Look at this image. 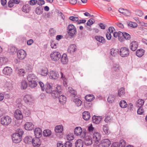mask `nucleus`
I'll use <instances>...</instances> for the list:
<instances>
[{
    "label": "nucleus",
    "instance_id": "f257e3e1",
    "mask_svg": "<svg viewBox=\"0 0 147 147\" xmlns=\"http://www.w3.org/2000/svg\"><path fill=\"white\" fill-rule=\"evenodd\" d=\"M44 90L48 93L51 94L53 97H57L58 94L61 92L62 89L60 86L56 87L55 90H52L51 86L49 83H46L45 85Z\"/></svg>",
    "mask_w": 147,
    "mask_h": 147
},
{
    "label": "nucleus",
    "instance_id": "f03ea898",
    "mask_svg": "<svg viewBox=\"0 0 147 147\" xmlns=\"http://www.w3.org/2000/svg\"><path fill=\"white\" fill-rule=\"evenodd\" d=\"M67 32L69 35L73 37L77 34L76 29L75 27L72 24H69L67 27Z\"/></svg>",
    "mask_w": 147,
    "mask_h": 147
},
{
    "label": "nucleus",
    "instance_id": "7ed1b4c3",
    "mask_svg": "<svg viewBox=\"0 0 147 147\" xmlns=\"http://www.w3.org/2000/svg\"><path fill=\"white\" fill-rule=\"evenodd\" d=\"M120 41L122 42L125 41V40H129L131 38V36L128 33L125 32H119Z\"/></svg>",
    "mask_w": 147,
    "mask_h": 147
},
{
    "label": "nucleus",
    "instance_id": "20e7f679",
    "mask_svg": "<svg viewBox=\"0 0 147 147\" xmlns=\"http://www.w3.org/2000/svg\"><path fill=\"white\" fill-rule=\"evenodd\" d=\"M11 118L7 116H4L1 119V123L3 125H7L11 122Z\"/></svg>",
    "mask_w": 147,
    "mask_h": 147
},
{
    "label": "nucleus",
    "instance_id": "39448f33",
    "mask_svg": "<svg viewBox=\"0 0 147 147\" xmlns=\"http://www.w3.org/2000/svg\"><path fill=\"white\" fill-rule=\"evenodd\" d=\"M11 137L13 142L15 143H18L22 140V136L18 133L13 134Z\"/></svg>",
    "mask_w": 147,
    "mask_h": 147
},
{
    "label": "nucleus",
    "instance_id": "423d86ee",
    "mask_svg": "<svg viewBox=\"0 0 147 147\" xmlns=\"http://www.w3.org/2000/svg\"><path fill=\"white\" fill-rule=\"evenodd\" d=\"M129 50L127 47H121L120 50V55L122 57H124L127 56L129 55Z\"/></svg>",
    "mask_w": 147,
    "mask_h": 147
},
{
    "label": "nucleus",
    "instance_id": "0eeeda50",
    "mask_svg": "<svg viewBox=\"0 0 147 147\" xmlns=\"http://www.w3.org/2000/svg\"><path fill=\"white\" fill-rule=\"evenodd\" d=\"M95 98L93 94H88L85 97V99L87 101L86 105H88V107H91L92 106L91 102Z\"/></svg>",
    "mask_w": 147,
    "mask_h": 147
},
{
    "label": "nucleus",
    "instance_id": "6e6552de",
    "mask_svg": "<svg viewBox=\"0 0 147 147\" xmlns=\"http://www.w3.org/2000/svg\"><path fill=\"white\" fill-rule=\"evenodd\" d=\"M61 54L58 52L54 51L50 55V57L51 59L55 61L58 60L61 57Z\"/></svg>",
    "mask_w": 147,
    "mask_h": 147
},
{
    "label": "nucleus",
    "instance_id": "1a4fd4ad",
    "mask_svg": "<svg viewBox=\"0 0 147 147\" xmlns=\"http://www.w3.org/2000/svg\"><path fill=\"white\" fill-rule=\"evenodd\" d=\"M101 135L98 132H95L93 135L92 140L96 144H100Z\"/></svg>",
    "mask_w": 147,
    "mask_h": 147
},
{
    "label": "nucleus",
    "instance_id": "9d476101",
    "mask_svg": "<svg viewBox=\"0 0 147 147\" xmlns=\"http://www.w3.org/2000/svg\"><path fill=\"white\" fill-rule=\"evenodd\" d=\"M18 57L20 59L23 60L26 57V52L24 50H19L17 52Z\"/></svg>",
    "mask_w": 147,
    "mask_h": 147
},
{
    "label": "nucleus",
    "instance_id": "9b49d317",
    "mask_svg": "<svg viewBox=\"0 0 147 147\" xmlns=\"http://www.w3.org/2000/svg\"><path fill=\"white\" fill-rule=\"evenodd\" d=\"M100 144L102 147H108L111 144V142L108 139H105L100 141Z\"/></svg>",
    "mask_w": 147,
    "mask_h": 147
},
{
    "label": "nucleus",
    "instance_id": "f8f14e48",
    "mask_svg": "<svg viewBox=\"0 0 147 147\" xmlns=\"http://www.w3.org/2000/svg\"><path fill=\"white\" fill-rule=\"evenodd\" d=\"M25 102L28 104H30L32 102L33 99L32 96L30 94H26L23 98Z\"/></svg>",
    "mask_w": 147,
    "mask_h": 147
},
{
    "label": "nucleus",
    "instance_id": "ddd939ff",
    "mask_svg": "<svg viewBox=\"0 0 147 147\" xmlns=\"http://www.w3.org/2000/svg\"><path fill=\"white\" fill-rule=\"evenodd\" d=\"M14 115L15 118L17 119L21 120L23 118V115L21 111L19 109L16 110Z\"/></svg>",
    "mask_w": 147,
    "mask_h": 147
},
{
    "label": "nucleus",
    "instance_id": "4468645a",
    "mask_svg": "<svg viewBox=\"0 0 147 147\" xmlns=\"http://www.w3.org/2000/svg\"><path fill=\"white\" fill-rule=\"evenodd\" d=\"M34 132L35 137L40 138L42 136V131L39 127L36 128L34 130Z\"/></svg>",
    "mask_w": 147,
    "mask_h": 147
},
{
    "label": "nucleus",
    "instance_id": "2eb2a0df",
    "mask_svg": "<svg viewBox=\"0 0 147 147\" xmlns=\"http://www.w3.org/2000/svg\"><path fill=\"white\" fill-rule=\"evenodd\" d=\"M59 75L58 72L55 71H51L49 73V76L51 78L55 79L59 77Z\"/></svg>",
    "mask_w": 147,
    "mask_h": 147
},
{
    "label": "nucleus",
    "instance_id": "dca6fc26",
    "mask_svg": "<svg viewBox=\"0 0 147 147\" xmlns=\"http://www.w3.org/2000/svg\"><path fill=\"white\" fill-rule=\"evenodd\" d=\"M12 69L9 67H5L3 70V74L7 75H10L12 73Z\"/></svg>",
    "mask_w": 147,
    "mask_h": 147
},
{
    "label": "nucleus",
    "instance_id": "f3484780",
    "mask_svg": "<svg viewBox=\"0 0 147 147\" xmlns=\"http://www.w3.org/2000/svg\"><path fill=\"white\" fill-rule=\"evenodd\" d=\"M39 138L36 137L35 138H33L34 140H33L32 144L34 146L38 147L40 146L41 144V142Z\"/></svg>",
    "mask_w": 147,
    "mask_h": 147
},
{
    "label": "nucleus",
    "instance_id": "a211bd4d",
    "mask_svg": "<svg viewBox=\"0 0 147 147\" xmlns=\"http://www.w3.org/2000/svg\"><path fill=\"white\" fill-rule=\"evenodd\" d=\"M138 46V42L136 41H132L130 44V48L132 51H136Z\"/></svg>",
    "mask_w": 147,
    "mask_h": 147
},
{
    "label": "nucleus",
    "instance_id": "6ab92c4d",
    "mask_svg": "<svg viewBox=\"0 0 147 147\" xmlns=\"http://www.w3.org/2000/svg\"><path fill=\"white\" fill-rule=\"evenodd\" d=\"M34 127V125L31 122H26L24 125L25 129L27 130H32Z\"/></svg>",
    "mask_w": 147,
    "mask_h": 147
},
{
    "label": "nucleus",
    "instance_id": "aec40b11",
    "mask_svg": "<svg viewBox=\"0 0 147 147\" xmlns=\"http://www.w3.org/2000/svg\"><path fill=\"white\" fill-rule=\"evenodd\" d=\"M62 93V91L61 92L58 94V96L57 97H58L59 102L61 104H63V103H65L66 102V97L63 95H61Z\"/></svg>",
    "mask_w": 147,
    "mask_h": 147
},
{
    "label": "nucleus",
    "instance_id": "412c9836",
    "mask_svg": "<svg viewBox=\"0 0 147 147\" xmlns=\"http://www.w3.org/2000/svg\"><path fill=\"white\" fill-rule=\"evenodd\" d=\"M77 50L76 46L75 44H72L69 46L67 49L68 53L71 54L73 53Z\"/></svg>",
    "mask_w": 147,
    "mask_h": 147
},
{
    "label": "nucleus",
    "instance_id": "4be33fe9",
    "mask_svg": "<svg viewBox=\"0 0 147 147\" xmlns=\"http://www.w3.org/2000/svg\"><path fill=\"white\" fill-rule=\"evenodd\" d=\"M39 73L42 76H45L48 74V70L47 67H43L40 69Z\"/></svg>",
    "mask_w": 147,
    "mask_h": 147
},
{
    "label": "nucleus",
    "instance_id": "5701e85b",
    "mask_svg": "<svg viewBox=\"0 0 147 147\" xmlns=\"http://www.w3.org/2000/svg\"><path fill=\"white\" fill-rule=\"evenodd\" d=\"M102 119L101 117L94 115L92 117V121L93 123L98 124L100 121Z\"/></svg>",
    "mask_w": 147,
    "mask_h": 147
},
{
    "label": "nucleus",
    "instance_id": "b1692460",
    "mask_svg": "<svg viewBox=\"0 0 147 147\" xmlns=\"http://www.w3.org/2000/svg\"><path fill=\"white\" fill-rule=\"evenodd\" d=\"M92 140L89 136H86L84 141L85 144L87 146L91 145L92 143Z\"/></svg>",
    "mask_w": 147,
    "mask_h": 147
},
{
    "label": "nucleus",
    "instance_id": "393cba45",
    "mask_svg": "<svg viewBox=\"0 0 147 147\" xmlns=\"http://www.w3.org/2000/svg\"><path fill=\"white\" fill-rule=\"evenodd\" d=\"M82 117L84 119L87 121L88 120L90 117V113L88 111H85L82 113Z\"/></svg>",
    "mask_w": 147,
    "mask_h": 147
},
{
    "label": "nucleus",
    "instance_id": "a878e982",
    "mask_svg": "<svg viewBox=\"0 0 147 147\" xmlns=\"http://www.w3.org/2000/svg\"><path fill=\"white\" fill-rule=\"evenodd\" d=\"M34 139L31 136H27L24 139V142L26 144H32Z\"/></svg>",
    "mask_w": 147,
    "mask_h": 147
},
{
    "label": "nucleus",
    "instance_id": "bb28decb",
    "mask_svg": "<svg viewBox=\"0 0 147 147\" xmlns=\"http://www.w3.org/2000/svg\"><path fill=\"white\" fill-rule=\"evenodd\" d=\"M144 53V50L142 49H138L136 52V55L139 57H142Z\"/></svg>",
    "mask_w": 147,
    "mask_h": 147
},
{
    "label": "nucleus",
    "instance_id": "cd10ccee",
    "mask_svg": "<svg viewBox=\"0 0 147 147\" xmlns=\"http://www.w3.org/2000/svg\"><path fill=\"white\" fill-rule=\"evenodd\" d=\"M116 100V96L113 94L110 95L108 97L107 101L110 103L114 102Z\"/></svg>",
    "mask_w": 147,
    "mask_h": 147
},
{
    "label": "nucleus",
    "instance_id": "c85d7f7f",
    "mask_svg": "<svg viewBox=\"0 0 147 147\" xmlns=\"http://www.w3.org/2000/svg\"><path fill=\"white\" fill-rule=\"evenodd\" d=\"M95 39L98 41L103 44L105 42V40L102 36H95Z\"/></svg>",
    "mask_w": 147,
    "mask_h": 147
},
{
    "label": "nucleus",
    "instance_id": "c756f323",
    "mask_svg": "<svg viewBox=\"0 0 147 147\" xmlns=\"http://www.w3.org/2000/svg\"><path fill=\"white\" fill-rule=\"evenodd\" d=\"M82 130L80 127H77L74 129V133L75 135L78 136L81 134Z\"/></svg>",
    "mask_w": 147,
    "mask_h": 147
},
{
    "label": "nucleus",
    "instance_id": "7c9ffc66",
    "mask_svg": "<svg viewBox=\"0 0 147 147\" xmlns=\"http://www.w3.org/2000/svg\"><path fill=\"white\" fill-rule=\"evenodd\" d=\"M63 130V127L62 125H58L56 126L55 129V131L56 133H61Z\"/></svg>",
    "mask_w": 147,
    "mask_h": 147
},
{
    "label": "nucleus",
    "instance_id": "2f4dec72",
    "mask_svg": "<svg viewBox=\"0 0 147 147\" xmlns=\"http://www.w3.org/2000/svg\"><path fill=\"white\" fill-rule=\"evenodd\" d=\"M61 60L63 64H66L67 61V58L66 54H64L61 57Z\"/></svg>",
    "mask_w": 147,
    "mask_h": 147
},
{
    "label": "nucleus",
    "instance_id": "473e14b6",
    "mask_svg": "<svg viewBox=\"0 0 147 147\" xmlns=\"http://www.w3.org/2000/svg\"><path fill=\"white\" fill-rule=\"evenodd\" d=\"M36 78H37V77L33 74H29L27 76V79L28 81H32V80H35Z\"/></svg>",
    "mask_w": 147,
    "mask_h": 147
},
{
    "label": "nucleus",
    "instance_id": "72a5a7b5",
    "mask_svg": "<svg viewBox=\"0 0 147 147\" xmlns=\"http://www.w3.org/2000/svg\"><path fill=\"white\" fill-rule=\"evenodd\" d=\"M17 51V49L14 46L11 47L8 50L9 53L11 55L15 54L16 53Z\"/></svg>",
    "mask_w": 147,
    "mask_h": 147
},
{
    "label": "nucleus",
    "instance_id": "f704fd0d",
    "mask_svg": "<svg viewBox=\"0 0 147 147\" xmlns=\"http://www.w3.org/2000/svg\"><path fill=\"white\" fill-rule=\"evenodd\" d=\"M83 143L81 139L78 140L75 143L76 147H83Z\"/></svg>",
    "mask_w": 147,
    "mask_h": 147
},
{
    "label": "nucleus",
    "instance_id": "c9c22d12",
    "mask_svg": "<svg viewBox=\"0 0 147 147\" xmlns=\"http://www.w3.org/2000/svg\"><path fill=\"white\" fill-rule=\"evenodd\" d=\"M119 104L120 107L122 108H125L127 106V104L125 101L124 100H121Z\"/></svg>",
    "mask_w": 147,
    "mask_h": 147
},
{
    "label": "nucleus",
    "instance_id": "e433bc0d",
    "mask_svg": "<svg viewBox=\"0 0 147 147\" xmlns=\"http://www.w3.org/2000/svg\"><path fill=\"white\" fill-rule=\"evenodd\" d=\"M29 86L31 88H34L36 87L37 86L36 82L35 80H32V81H28Z\"/></svg>",
    "mask_w": 147,
    "mask_h": 147
},
{
    "label": "nucleus",
    "instance_id": "4c0bfd02",
    "mask_svg": "<svg viewBox=\"0 0 147 147\" xmlns=\"http://www.w3.org/2000/svg\"><path fill=\"white\" fill-rule=\"evenodd\" d=\"M43 135L44 136L48 137L50 136L51 134V131L49 129L44 130L43 131Z\"/></svg>",
    "mask_w": 147,
    "mask_h": 147
},
{
    "label": "nucleus",
    "instance_id": "58836bf2",
    "mask_svg": "<svg viewBox=\"0 0 147 147\" xmlns=\"http://www.w3.org/2000/svg\"><path fill=\"white\" fill-rule=\"evenodd\" d=\"M30 8V5L28 4H26L23 6L22 10L23 12L27 13L29 11Z\"/></svg>",
    "mask_w": 147,
    "mask_h": 147
},
{
    "label": "nucleus",
    "instance_id": "ea45409f",
    "mask_svg": "<svg viewBox=\"0 0 147 147\" xmlns=\"http://www.w3.org/2000/svg\"><path fill=\"white\" fill-rule=\"evenodd\" d=\"M73 101L78 107L80 106L82 104V101L81 100L77 98L74 99Z\"/></svg>",
    "mask_w": 147,
    "mask_h": 147
},
{
    "label": "nucleus",
    "instance_id": "a19ab883",
    "mask_svg": "<svg viewBox=\"0 0 147 147\" xmlns=\"http://www.w3.org/2000/svg\"><path fill=\"white\" fill-rule=\"evenodd\" d=\"M43 9L42 7H38L36 9V13L38 15H40L43 12Z\"/></svg>",
    "mask_w": 147,
    "mask_h": 147
},
{
    "label": "nucleus",
    "instance_id": "79ce46f5",
    "mask_svg": "<svg viewBox=\"0 0 147 147\" xmlns=\"http://www.w3.org/2000/svg\"><path fill=\"white\" fill-rule=\"evenodd\" d=\"M125 93V91L123 88H121L118 90V95L120 97L124 96Z\"/></svg>",
    "mask_w": 147,
    "mask_h": 147
},
{
    "label": "nucleus",
    "instance_id": "37998d69",
    "mask_svg": "<svg viewBox=\"0 0 147 147\" xmlns=\"http://www.w3.org/2000/svg\"><path fill=\"white\" fill-rule=\"evenodd\" d=\"M119 50L117 49L112 48L111 49L110 53L113 56H115L118 53Z\"/></svg>",
    "mask_w": 147,
    "mask_h": 147
},
{
    "label": "nucleus",
    "instance_id": "c03bdc74",
    "mask_svg": "<svg viewBox=\"0 0 147 147\" xmlns=\"http://www.w3.org/2000/svg\"><path fill=\"white\" fill-rule=\"evenodd\" d=\"M127 24L128 26H130L133 28H136L138 26V24L137 23L132 22H127Z\"/></svg>",
    "mask_w": 147,
    "mask_h": 147
},
{
    "label": "nucleus",
    "instance_id": "a18cd8bd",
    "mask_svg": "<svg viewBox=\"0 0 147 147\" xmlns=\"http://www.w3.org/2000/svg\"><path fill=\"white\" fill-rule=\"evenodd\" d=\"M144 100L142 99H139L137 102V105L138 107H142V106L144 105Z\"/></svg>",
    "mask_w": 147,
    "mask_h": 147
},
{
    "label": "nucleus",
    "instance_id": "49530a36",
    "mask_svg": "<svg viewBox=\"0 0 147 147\" xmlns=\"http://www.w3.org/2000/svg\"><path fill=\"white\" fill-rule=\"evenodd\" d=\"M21 85V88L22 89H26L28 86L27 82L24 80H22V81Z\"/></svg>",
    "mask_w": 147,
    "mask_h": 147
},
{
    "label": "nucleus",
    "instance_id": "de8ad7c7",
    "mask_svg": "<svg viewBox=\"0 0 147 147\" xmlns=\"http://www.w3.org/2000/svg\"><path fill=\"white\" fill-rule=\"evenodd\" d=\"M32 66L31 65L29 64H27L25 68L26 71L28 73L31 72L32 71Z\"/></svg>",
    "mask_w": 147,
    "mask_h": 147
},
{
    "label": "nucleus",
    "instance_id": "09e8293b",
    "mask_svg": "<svg viewBox=\"0 0 147 147\" xmlns=\"http://www.w3.org/2000/svg\"><path fill=\"white\" fill-rule=\"evenodd\" d=\"M112 69V70L115 71H117L119 69V65L116 64H114Z\"/></svg>",
    "mask_w": 147,
    "mask_h": 147
},
{
    "label": "nucleus",
    "instance_id": "8fccbe9b",
    "mask_svg": "<svg viewBox=\"0 0 147 147\" xmlns=\"http://www.w3.org/2000/svg\"><path fill=\"white\" fill-rule=\"evenodd\" d=\"M74 135L73 134L69 133L67 136V138L68 140L70 141L74 140Z\"/></svg>",
    "mask_w": 147,
    "mask_h": 147
},
{
    "label": "nucleus",
    "instance_id": "3c124183",
    "mask_svg": "<svg viewBox=\"0 0 147 147\" xmlns=\"http://www.w3.org/2000/svg\"><path fill=\"white\" fill-rule=\"evenodd\" d=\"M103 130L105 134H107L108 133L109 129L107 124L103 125Z\"/></svg>",
    "mask_w": 147,
    "mask_h": 147
},
{
    "label": "nucleus",
    "instance_id": "603ef678",
    "mask_svg": "<svg viewBox=\"0 0 147 147\" xmlns=\"http://www.w3.org/2000/svg\"><path fill=\"white\" fill-rule=\"evenodd\" d=\"M69 19L74 23L76 22H78V20H79V18L78 17H75L73 16H70Z\"/></svg>",
    "mask_w": 147,
    "mask_h": 147
},
{
    "label": "nucleus",
    "instance_id": "864d4df0",
    "mask_svg": "<svg viewBox=\"0 0 147 147\" xmlns=\"http://www.w3.org/2000/svg\"><path fill=\"white\" fill-rule=\"evenodd\" d=\"M94 22L95 20L93 18H91L86 23V24L87 26H90L94 23Z\"/></svg>",
    "mask_w": 147,
    "mask_h": 147
},
{
    "label": "nucleus",
    "instance_id": "5fc2aeb1",
    "mask_svg": "<svg viewBox=\"0 0 147 147\" xmlns=\"http://www.w3.org/2000/svg\"><path fill=\"white\" fill-rule=\"evenodd\" d=\"M49 33L51 36H53L55 35L56 31L53 28H51L49 30Z\"/></svg>",
    "mask_w": 147,
    "mask_h": 147
},
{
    "label": "nucleus",
    "instance_id": "6e6d98bb",
    "mask_svg": "<svg viewBox=\"0 0 147 147\" xmlns=\"http://www.w3.org/2000/svg\"><path fill=\"white\" fill-rule=\"evenodd\" d=\"M68 91L74 95H76L77 94L76 92L71 87H69L68 88Z\"/></svg>",
    "mask_w": 147,
    "mask_h": 147
},
{
    "label": "nucleus",
    "instance_id": "4d7b16f0",
    "mask_svg": "<svg viewBox=\"0 0 147 147\" xmlns=\"http://www.w3.org/2000/svg\"><path fill=\"white\" fill-rule=\"evenodd\" d=\"M112 119V117L110 115L106 116L105 119V121L106 123L110 122Z\"/></svg>",
    "mask_w": 147,
    "mask_h": 147
},
{
    "label": "nucleus",
    "instance_id": "13d9d810",
    "mask_svg": "<svg viewBox=\"0 0 147 147\" xmlns=\"http://www.w3.org/2000/svg\"><path fill=\"white\" fill-rule=\"evenodd\" d=\"M86 134V130L84 129L82 130L81 132V134L80 135V136L81 138H85Z\"/></svg>",
    "mask_w": 147,
    "mask_h": 147
},
{
    "label": "nucleus",
    "instance_id": "bf43d9fd",
    "mask_svg": "<svg viewBox=\"0 0 147 147\" xmlns=\"http://www.w3.org/2000/svg\"><path fill=\"white\" fill-rule=\"evenodd\" d=\"M24 73L25 72L23 69H19L18 72V74L20 76H24Z\"/></svg>",
    "mask_w": 147,
    "mask_h": 147
},
{
    "label": "nucleus",
    "instance_id": "052dcab7",
    "mask_svg": "<svg viewBox=\"0 0 147 147\" xmlns=\"http://www.w3.org/2000/svg\"><path fill=\"white\" fill-rule=\"evenodd\" d=\"M37 0H30L28 2V4L31 5H36L37 3Z\"/></svg>",
    "mask_w": 147,
    "mask_h": 147
},
{
    "label": "nucleus",
    "instance_id": "680f3d73",
    "mask_svg": "<svg viewBox=\"0 0 147 147\" xmlns=\"http://www.w3.org/2000/svg\"><path fill=\"white\" fill-rule=\"evenodd\" d=\"M57 43L54 41H51V46L52 48L55 49L57 47Z\"/></svg>",
    "mask_w": 147,
    "mask_h": 147
},
{
    "label": "nucleus",
    "instance_id": "e2e57ef3",
    "mask_svg": "<svg viewBox=\"0 0 147 147\" xmlns=\"http://www.w3.org/2000/svg\"><path fill=\"white\" fill-rule=\"evenodd\" d=\"M135 13L136 15L139 16H142L143 14V12L139 10H136Z\"/></svg>",
    "mask_w": 147,
    "mask_h": 147
},
{
    "label": "nucleus",
    "instance_id": "0e129e2a",
    "mask_svg": "<svg viewBox=\"0 0 147 147\" xmlns=\"http://www.w3.org/2000/svg\"><path fill=\"white\" fill-rule=\"evenodd\" d=\"M119 145V146H121V147H124L126 145V142L123 140H121L120 141Z\"/></svg>",
    "mask_w": 147,
    "mask_h": 147
},
{
    "label": "nucleus",
    "instance_id": "69168bd1",
    "mask_svg": "<svg viewBox=\"0 0 147 147\" xmlns=\"http://www.w3.org/2000/svg\"><path fill=\"white\" fill-rule=\"evenodd\" d=\"M133 109V105L131 103L128 104V111L129 112L131 111Z\"/></svg>",
    "mask_w": 147,
    "mask_h": 147
},
{
    "label": "nucleus",
    "instance_id": "338daca9",
    "mask_svg": "<svg viewBox=\"0 0 147 147\" xmlns=\"http://www.w3.org/2000/svg\"><path fill=\"white\" fill-rule=\"evenodd\" d=\"M144 112V110L142 107H139L137 110V113L139 115H142Z\"/></svg>",
    "mask_w": 147,
    "mask_h": 147
},
{
    "label": "nucleus",
    "instance_id": "774afa93",
    "mask_svg": "<svg viewBox=\"0 0 147 147\" xmlns=\"http://www.w3.org/2000/svg\"><path fill=\"white\" fill-rule=\"evenodd\" d=\"M65 147H71L72 146V143L69 141L66 142L64 145Z\"/></svg>",
    "mask_w": 147,
    "mask_h": 147
}]
</instances>
